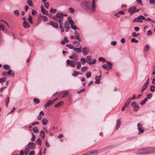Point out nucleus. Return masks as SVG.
<instances>
[{
    "label": "nucleus",
    "instance_id": "obj_26",
    "mask_svg": "<svg viewBox=\"0 0 155 155\" xmlns=\"http://www.w3.org/2000/svg\"><path fill=\"white\" fill-rule=\"evenodd\" d=\"M74 35L77 40L79 41H81V39L79 37V33L75 31L74 32Z\"/></svg>",
    "mask_w": 155,
    "mask_h": 155
},
{
    "label": "nucleus",
    "instance_id": "obj_61",
    "mask_svg": "<svg viewBox=\"0 0 155 155\" xmlns=\"http://www.w3.org/2000/svg\"><path fill=\"white\" fill-rule=\"evenodd\" d=\"M132 100L130 99V98H129L127 99V103H127V105L128 106L129 104V103L130 102V101L131 100Z\"/></svg>",
    "mask_w": 155,
    "mask_h": 155
},
{
    "label": "nucleus",
    "instance_id": "obj_1",
    "mask_svg": "<svg viewBox=\"0 0 155 155\" xmlns=\"http://www.w3.org/2000/svg\"><path fill=\"white\" fill-rule=\"evenodd\" d=\"M96 2L95 0H93L91 7L90 4L89 2L83 1L81 3V5L83 8L86 11L94 12L96 8Z\"/></svg>",
    "mask_w": 155,
    "mask_h": 155
},
{
    "label": "nucleus",
    "instance_id": "obj_63",
    "mask_svg": "<svg viewBox=\"0 0 155 155\" xmlns=\"http://www.w3.org/2000/svg\"><path fill=\"white\" fill-rule=\"evenodd\" d=\"M132 35H133V36L134 37H135V36H136L137 35H139V34H137L136 32H133V33H132Z\"/></svg>",
    "mask_w": 155,
    "mask_h": 155
},
{
    "label": "nucleus",
    "instance_id": "obj_24",
    "mask_svg": "<svg viewBox=\"0 0 155 155\" xmlns=\"http://www.w3.org/2000/svg\"><path fill=\"white\" fill-rule=\"evenodd\" d=\"M42 124L44 125H46L48 123V120L45 118H43L41 121Z\"/></svg>",
    "mask_w": 155,
    "mask_h": 155
},
{
    "label": "nucleus",
    "instance_id": "obj_18",
    "mask_svg": "<svg viewBox=\"0 0 155 155\" xmlns=\"http://www.w3.org/2000/svg\"><path fill=\"white\" fill-rule=\"evenodd\" d=\"M89 49L87 47H84L82 49V52L84 55H87L89 52Z\"/></svg>",
    "mask_w": 155,
    "mask_h": 155
},
{
    "label": "nucleus",
    "instance_id": "obj_53",
    "mask_svg": "<svg viewBox=\"0 0 155 155\" xmlns=\"http://www.w3.org/2000/svg\"><path fill=\"white\" fill-rule=\"evenodd\" d=\"M71 27L72 28L73 30H76L77 28V27L75 25H71Z\"/></svg>",
    "mask_w": 155,
    "mask_h": 155
},
{
    "label": "nucleus",
    "instance_id": "obj_15",
    "mask_svg": "<svg viewBox=\"0 0 155 155\" xmlns=\"http://www.w3.org/2000/svg\"><path fill=\"white\" fill-rule=\"evenodd\" d=\"M89 155H97L98 153V151L95 150H93L88 152Z\"/></svg>",
    "mask_w": 155,
    "mask_h": 155
},
{
    "label": "nucleus",
    "instance_id": "obj_46",
    "mask_svg": "<svg viewBox=\"0 0 155 155\" xmlns=\"http://www.w3.org/2000/svg\"><path fill=\"white\" fill-rule=\"evenodd\" d=\"M34 101L35 103L36 104H38L40 103L39 100L38 99L36 98H35L34 99Z\"/></svg>",
    "mask_w": 155,
    "mask_h": 155
},
{
    "label": "nucleus",
    "instance_id": "obj_35",
    "mask_svg": "<svg viewBox=\"0 0 155 155\" xmlns=\"http://www.w3.org/2000/svg\"><path fill=\"white\" fill-rule=\"evenodd\" d=\"M9 98L8 97H7L5 101V105L6 107H8L9 102Z\"/></svg>",
    "mask_w": 155,
    "mask_h": 155
},
{
    "label": "nucleus",
    "instance_id": "obj_28",
    "mask_svg": "<svg viewBox=\"0 0 155 155\" xmlns=\"http://www.w3.org/2000/svg\"><path fill=\"white\" fill-rule=\"evenodd\" d=\"M53 103V102H52V100H50L48 101L46 104L45 105V108H47V106H49L52 104Z\"/></svg>",
    "mask_w": 155,
    "mask_h": 155
},
{
    "label": "nucleus",
    "instance_id": "obj_2",
    "mask_svg": "<svg viewBox=\"0 0 155 155\" xmlns=\"http://www.w3.org/2000/svg\"><path fill=\"white\" fill-rule=\"evenodd\" d=\"M63 13L61 12L57 13L56 15L53 17V18L56 21H63Z\"/></svg>",
    "mask_w": 155,
    "mask_h": 155
},
{
    "label": "nucleus",
    "instance_id": "obj_52",
    "mask_svg": "<svg viewBox=\"0 0 155 155\" xmlns=\"http://www.w3.org/2000/svg\"><path fill=\"white\" fill-rule=\"evenodd\" d=\"M29 151L28 149L26 148L25 149L24 151V154L25 155H27L28 154Z\"/></svg>",
    "mask_w": 155,
    "mask_h": 155
},
{
    "label": "nucleus",
    "instance_id": "obj_27",
    "mask_svg": "<svg viewBox=\"0 0 155 155\" xmlns=\"http://www.w3.org/2000/svg\"><path fill=\"white\" fill-rule=\"evenodd\" d=\"M149 46L148 45H146L144 47L143 50L144 52H147L149 50Z\"/></svg>",
    "mask_w": 155,
    "mask_h": 155
},
{
    "label": "nucleus",
    "instance_id": "obj_56",
    "mask_svg": "<svg viewBox=\"0 0 155 155\" xmlns=\"http://www.w3.org/2000/svg\"><path fill=\"white\" fill-rule=\"evenodd\" d=\"M56 11H56V9H52V8H51V9L50 12H52V13H55L56 12Z\"/></svg>",
    "mask_w": 155,
    "mask_h": 155
},
{
    "label": "nucleus",
    "instance_id": "obj_43",
    "mask_svg": "<svg viewBox=\"0 0 155 155\" xmlns=\"http://www.w3.org/2000/svg\"><path fill=\"white\" fill-rule=\"evenodd\" d=\"M28 3L30 6H32L33 4L31 0H28Z\"/></svg>",
    "mask_w": 155,
    "mask_h": 155
},
{
    "label": "nucleus",
    "instance_id": "obj_54",
    "mask_svg": "<svg viewBox=\"0 0 155 155\" xmlns=\"http://www.w3.org/2000/svg\"><path fill=\"white\" fill-rule=\"evenodd\" d=\"M117 41H113L111 42V44L113 46H115L117 44Z\"/></svg>",
    "mask_w": 155,
    "mask_h": 155
},
{
    "label": "nucleus",
    "instance_id": "obj_4",
    "mask_svg": "<svg viewBox=\"0 0 155 155\" xmlns=\"http://www.w3.org/2000/svg\"><path fill=\"white\" fill-rule=\"evenodd\" d=\"M145 20V18L143 15H140L137 18H134L133 20L134 22H140L141 23L142 22V20Z\"/></svg>",
    "mask_w": 155,
    "mask_h": 155
},
{
    "label": "nucleus",
    "instance_id": "obj_37",
    "mask_svg": "<svg viewBox=\"0 0 155 155\" xmlns=\"http://www.w3.org/2000/svg\"><path fill=\"white\" fill-rule=\"evenodd\" d=\"M6 80V78H0V83L2 84L3 82H5Z\"/></svg>",
    "mask_w": 155,
    "mask_h": 155
},
{
    "label": "nucleus",
    "instance_id": "obj_9",
    "mask_svg": "<svg viewBox=\"0 0 155 155\" xmlns=\"http://www.w3.org/2000/svg\"><path fill=\"white\" fill-rule=\"evenodd\" d=\"M137 130L139 131L138 134L143 133L144 132V130L142 129V125L140 123H138L137 124Z\"/></svg>",
    "mask_w": 155,
    "mask_h": 155
},
{
    "label": "nucleus",
    "instance_id": "obj_64",
    "mask_svg": "<svg viewBox=\"0 0 155 155\" xmlns=\"http://www.w3.org/2000/svg\"><path fill=\"white\" fill-rule=\"evenodd\" d=\"M68 48H70V49H73V50L74 48V46L73 45L71 44L69 45L68 46Z\"/></svg>",
    "mask_w": 155,
    "mask_h": 155
},
{
    "label": "nucleus",
    "instance_id": "obj_11",
    "mask_svg": "<svg viewBox=\"0 0 155 155\" xmlns=\"http://www.w3.org/2000/svg\"><path fill=\"white\" fill-rule=\"evenodd\" d=\"M136 8L135 6H133L130 8L128 10V12L130 13V14H132L135 12V10H136Z\"/></svg>",
    "mask_w": 155,
    "mask_h": 155
},
{
    "label": "nucleus",
    "instance_id": "obj_20",
    "mask_svg": "<svg viewBox=\"0 0 155 155\" xmlns=\"http://www.w3.org/2000/svg\"><path fill=\"white\" fill-rule=\"evenodd\" d=\"M23 25L25 28H28L30 27V24L29 23L26 21H25L23 22Z\"/></svg>",
    "mask_w": 155,
    "mask_h": 155
},
{
    "label": "nucleus",
    "instance_id": "obj_36",
    "mask_svg": "<svg viewBox=\"0 0 155 155\" xmlns=\"http://www.w3.org/2000/svg\"><path fill=\"white\" fill-rule=\"evenodd\" d=\"M81 61L82 64H85L86 63V60L84 58H81Z\"/></svg>",
    "mask_w": 155,
    "mask_h": 155
},
{
    "label": "nucleus",
    "instance_id": "obj_12",
    "mask_svg": "<svg viewBox=\"0 0 155 155\" xmlns=\"http://www.w3.org/2000/svg\"><path fill=\"white\" fill-rule=\"evenodd\" d=\"M146 148H145L140 149L137 151V153L138 154H146Z\"/></svg>",
    "mask_w": 155,
    "mask_h": 155
},
{
    "label": "nucleus",
    "instance_id": "obj_3",
    "mask_svg": "<svg viewBox=\"0 0 155 155\" xmlns=\"http://www.w3.org/2000/svg\"><path fill=\"white\" fill-rule=\"evenodd\" d=\"M106 63L107 64H105L102 65V66L103 68L107 71H109L112 68V64L108 61H106Z\"/></svg>",
    "mask_w": 155,
    "mask_h": 155
},
{
    "label": "nucleus",
    "instance_id": "obj_16",
    "mask_svg": "<svg viewBox=\"0 0 155 155\" xmlns=\"http://www.w3.org/2000/svg\"><path fill=\"white\" fill-rule=\"evenodd\" d=\"M50 24L54 28H58V24L53 21H51L50 22Z\"/></svg>",
    "mask_w": 155,
    "mask_h": 155
},
{
    "label": "nucleus",
    "instance_id": "obj_48",
    "mask_svg": "<svg viewBox=\"0 0 155 155\" xmlns=\"http://www.w3.org/2000/svg\"><path fill=\"white\" fill-rule=\"evenodd\" d=\"M31 134L32 137L31 138V140L32 141H34L35 140V136L34 134L32 132Z\"/></svg>",
    "mask_w": 155,
    "mask_h": 155
},
{
    "label": "nucleus",
    "instance_id": "obj_34",
    "mask_svg": "<svg viewBox=\"0 0 155 155\" xmlns=\"http://www.w3.org/2000/svg\"><path fill=\"white\" fill-rule=\"evenodd\" d=\"M32 18V17L31 16V15H29V17L28 19V20L31 24H33V23Z\"/></svg>",
    "mask_w": 155,
    "mask_h": 155
},
{
    "label": "nucleus",
    "instance_id": "obj_14",
    "mask_svg": "<svg viewBox=\"0 0 155 155\" xmlns=\"http://www.w3.org/2000/svg\"><path fill=\"white\" fill-rule=\"evenodd\" d=\"M61 93H63V95L62 96V97L63 98L67 96V95L68 94V92L67 91H62L58 94L59 96H60L61 94Z\"/></svg>",
    "mask_w": 155,
    "mask_h": 155
},
{
    "label": "nucleus",
    "instance_id": "obj_39",
    "mask_svg": "<svg viewBox=\"0 0 155 155\" xmlns=\"http://www.w3.org/2000/svg\"><path fill=\"white\" fill-rule=\"evenodd\" d=\"M14 13L16 16L19 15L20 14L19 11L18 10H15L14 11Z\"/></svg>",
    "mask_w": 155,
    "mask_h": 155
},
{
    "label": "nucleus",
    "instance_id": "obj_30",
    "mask_svg": "<svg viewBox=\"0 0 155 155\" xmlns=\"http://www.w3.org/2000/svg\"><path fill=\"white\" fill-rule=\"evenodd\" d=\"M36 143L37 144L39 145L40 146H41V140L40 138H38L36 140Z\"/></svg>",
    "mask_w": 155,
    "mask_h": 155
},
{
    "label": "nucleus",
    "instance_id": "obj_42",
    "mask_svg": "<svg viewBox=\"0 0 155 155\" xmlns=\"http://www.w3.org/2000/svg\"><path fill=\"white\" fill-rule=\"evenodd\" d=\"M3 68L5 70H8L9 69L10 66L8 65H5L3 66Z\"/></svg>",
    "mask_w": 155,
    "mask_h": 155
},
{
    "label": "nucleus",
    "instance_id": "obj_25",
    "mask_svg": "<svg viewBox=\"0 0 155 155\" xmlns=\"http://www.w3.org/2000/svg\"><path fill=\"white\" fill-rule=\"evenodd\" d=\"M81 46H80V48H74L73 50H74V51H75L77 53H81L82 51L81 50Z\"/></svg>",
    "mask_w": 155,
    "mask_h": 155
},
{
    "label": "nucleus",
    "instance_id": "obj_8",
    "mask_svg": "<svg viewBox=\"0 0 155 155\" xmlns=\"http://www.w3.org/2000/svg\"><path fill=\"white\" fill-rule=\"evenodd\" d=\"M131 105L133 108V110L137 112L139 109V106L135 102L131 103Z\"/></svg>",
    "mask_w": 155,
    "mask_h": 155
},
{
    "label": "nucleus",
    "instance_id": "obj_31",
    "mask_svg": "<svg viewBox=\"0 0 155 155\" xmlns=\"http://www.w3.org/2000/svg\"><path fill=\"white\" fill-rule=\"evenodd\" d=\"M40 135L42 139L45 138V133L44 131L41 130L40 132Z\"/></svg>",
    "mask_w": 155,
    "mask_h": 155
},
{
    "label": "nucleus",
    "instance_id": "obj_45",
    "mask_svg": "<svg viewBox=\"0 0 155 155\" xmlns=\"http://www.w3.org/2000/svg\"><path fill=\"white\" fill-rule=\"evenodd\" d=\"M33 131L35 133H38V130L36 127H33L32 128Z\"/></svg>",
    "mask_w": 155,
    "mask_h": 155
},
{
    "label": "nucleus",
    "instance_id": "obj_55",
    "mask_svg": "<svg viewBox=\"0 0 155 155\" xmlns=\"http://www.w3.org/2000/svg\"><path fill=\"white\" fill-rule=\"evenodd\" d=\"M73 43L75 45L76 47H78L79 44V43L78 42L75 41H74Z\"/></svg>",
    "mask_w": 155,
    "mask_h": 155
},
{
    "label": "nucleus",
    "instance_id": "obj_13",
    "mask_svg": "<svg viewBox=\"0 0 155 155\" xmlns=\"http://www.w3.org/2000/svg\"><path fill=\"white\" fill-rule=\"evenodd\" d=\"M149 80V78H148V80L146 81V82L144 84L143 86L142 87L141 92H143L144 90L147 87L149 84V82L148 81Z\"/></svg>",
    "mask_w": 155,
    "mask_h": 155
},
{
    "label": "nucleus",
    "instance_id": "obj_59",
    "mask_svg": "<svg viewBox=\"0 0 155 155\" xmlns=\"http://www.w3.org/2000/svg\"><path fill=\"white\" fill-rule=\"evenodd\" d=\"M152 34L151 31L150 30H149L147 31V35L149 36L151 35Z\"/></svg>",
    "mask_w": 155,
    "mask_h": 155
},
{
    "label": "nucleus",
    "instance_id": "obj_51",
    "mask_svg": "<svg viewBox=\"0 0 155 155\" xmlns=\"http://www.w3.org/2000/svg\"><path fill=\"white\" fill-rule=\"evenodd\" d=\"M43 18V20L44 21H47L48 20V18L45 16H42Z\"/></svg>",
    "mask_w": 155,
    "mask_h": 155
},
{
    "label": "nucleus",
    "instance_id": "obj_47",
    "mask_svg": "<svg viewBox=\"0 0 155 155\" xmlns=\"http://www.w3.org/2000/svg\"><path fill=\"white\" fill-rule=\"evenodd\" d=\"M96 62V60L95 59H93V60H91L90 65H91L93 64H95Z\"/></svg>",
    "mask_w": 155,
    "mask_h": 155
},
{
    "label": "nucleus",
    "instance_id": "obj_7",
    "mask_svg": "<svg viewBox=\"0 0 155 155\" xmlns=\"http://www.w3.org/2000/svg\"><path fill=\"white\" fill-rule=\"evenodd\" d=\"M69 58L73 60L77 61L78 60V54L74 52L72 53L71 55L69 56Z\"/></svg>",
    "mask_w": 155,
    "mask_h": 155
},
{
    "label": "nucleus",
    "instance_id": "obj_5",
    "mask_svg": "<svg viewBox=\"0 0 155 155\" xmlns=\"http://www.w3.org/2000/svg\"><path fill=\"white\" fill-rule=\"evenodd\" d=\"M77 61L68 59L67 60V62L71 67L74 68L75 66V64L77 63Z\"/></svg>",
    "mask_w": 155,
    "mask_h": 155
},
{
    "label": "nucleus",
    "instance_id": "obj_29",
    "mask_svg": "<svg viewBox=\"0 0 155 155\" xmlns=\"http://www.w3.org/2000/svg\"><path fill=\"white\" fill-rule=\"evenodd\" d=\"M64 28L67 29H69L70 28L68 22H66L64 24Z\"/></svg>",
    "mask_w": 155,
    "mask_h": 155
},
{
    "label": "nucleus",
    "instance_id": "obj_21",
    "mask_svg": "<svg viewBox=\"0 0 155 155\" xmlns=\"http://www.w3.org/2000/svg\"><path fill=\"white\" fill-rule=\"evenodd\" d=\"M101 75L99 76H96L95 77V81L94 82L95 84H99L100 83V79L101 78Z\"/></svg>",
    "mask_w": 155,
    "mask_h": 155
},
{
    "label": "nucleus",
    "instance_id": "obj_62",
    "mask_svg": "<svg viewBox=\"0 0 155 155\" xmlns=\"http://www.w3.org/2000/svg\"><path fill=\"white\" fill-rule=\"evenodd\" d=\"M150 3L155 5V0H150Z\"/></svg>",
    "mask_w": 155,
    "mask_h": 155
},
{
    "label": "nucleus",
    "instance_id": "obj_10",
    "mask_svg": "<svg viewBox=\"0 0 155 155\" xmlns=\"http://www.w3.org/2000/svg\"><path fill=\"white\" fill-rule=\"evenodd\" d=\"M28 147L29 149L33 150L35 149V145L34 143L30 142L28 144Z\"/></svg>",
    "mask_w": 155,
    "mask_h": 155
},
{
    "label": "nucleus",
    "instance_id": "obj_17",
    "mask_svg": "<svg viewBox=\"0 0 155 155\" xmlns=\"http://www.w3.org/2000/svg\"><path fill=\"white\" fill-rule=\"evenodd\" d=\"M41 12L43 13V14L45 15H48V11L45 9V8L43 7L42 5L41 6Z\"/></svg>",
    "mask_w": 155,
    "mask_h": 155
},
{
    "label": "nucleus",
    "instance_id": "obj_50",
    "mask_svg": "<svg viewBox=\"0 0 155 155\" xmlns=\"http://www.w3.org/2000/svg\"><path fill=\"white\" fill-rule=\"evenodd\" d=\"M147 98L148 99H150L152 98V95L151 94H147Z\"/></svg>",
    "mask_w": 155,
    "mask_h": 155
},
{
    "label": "nucleus",
    "instance_id": "obj_60",
    "mask_svg": "<svg viewBox=\"0 0 155 155\" xmlns=\"http://www.w3.org/2000/svg\"><path fill=\"white\" fill-rule=\"evenodd\" d=\"M154 88L155 87L153 85H151V86L150 90L151 91H154Z\"/></svg>",
    "mask_w": 155,
    "mask_h": 155
},
{
    "label": "nucleus",
    "instance_id": "obj_19",
    "mask_svg": "<svg viewBox=\"0 0 155 155\" xmlns=\"http://www.w3.org/2000/svg\"><path fill=\"white\" fill-rule=\"evenodd\" d=\"M121 124L120 118H119L117 121V124L116 125V129L117 130Z\"/></svg>",
    "mask_w": 155,
    "mask_h": 155
},
{
    "label": "nucleus",
    "instance_id": "obj_41",
    "mask_svg": "<svg viewBox=\"0 0 155 155\" xmlns=\"http://www.w3.org/2000/svg\"><path fill=\"white\" fill-rule=\"evenodd\" d=\"M91 72L90 71H89L86 73V76L87 78H88L91 76Z\"/></svg>",
    "mask_w": 155,
    "mask_h": 155
},
{
    "label": "nucleus",
    "instance_id": "obj_57",
    "mask_svg": "<svg viewBox=\"0 0 155 155\" xmlns=\"http://www.w3.org/2000/svg\"><path fill=\"white\" fill-rule=\"evenodd\" d=\"M49 5V4L48 2H46L45 3V6L47 8H48Z\"/></svg>",
    "mask_w": 155,
    "mask_h": 155
},
{
    "label": "nucleus",
    "instance_id": "obj_33",
    "mask_svg": "<svg viewBox=\"0 0 155 155\" xmlns=\"http://www.w3.org/2000/svg\"><path fill=\"white\" fill-rule=\"evenodd\" d=\"M63 103L64 102L63 101H61L60 102H59L55 105V107L56 108L62 105V104H63Z\"/></svg>",
    "mask_w": 155,
    "mask_h": 155
},
{
    "label": "nucleus",
    "instance_id": "obj_23",
    "mask_svg": "<svg viewBox=\"0 0 155 155\" xmlns=\"http://www.w3.org/2000/svg\"><path fill=\"white\" fill-rule=\"evenodd\" d=\"M68 23H69L71 25H74V22L71 17H68Z\"/></svg>",
    "mask_w": 155,
    "mask_h": 155
},
{
    "label": "nucleus",
    "instance_id": "obj_6",
    "mask_svg": "<svg viewBox=\"0 0 155 155\" xmlns=\"http://www.w3.org/2000/svg\"><path fill=\"white\" fill-rule=\"evenodd\" d=\"M146 154H150L155 153V147H148L146 148Z\"/></svg>",
    "mask_w": 155,
    "mask_h": 155
},
{
    "label": "nucleus",
    "instance_id": "obj_22",
    "mask_svg": "<svg viewBox=\"0 0 155 155\" xmlns=\"http://www.w3.org/2000/svg\"><path fill=\"white\" fill-rule=\"evenodd\" d=\"M92 58L90 56H87L86 57V61L87 63L90 65L91 62L92 60Z\"/></svg>",
    "mask_w": 155,
    "mask_h": 155
},
{
    "label": "nucleus",
    "instance_id": "obj_38",
    "mask_svg": "<svg viewBox=\"0 0 155 155\" xmlns=\"http://www.w3.org/2000/svg\"><path fill=\"white\" fill-rule=\"evenodd\" d=\"M147 101V98H145L140 103V104L141 105L144 104Z\"/></svg>",
    "mask_w": 155,
    "mask_h": 155
},
{
    "label": "nucleus",
    "instance_id": "obj_32",
    "mask_svg": "<svg viewBox=\"0 0 155 155\" xmlns=\"http://www.w3.org/2000/svg\"><path fill=\"white\" fill-rule=\"evenodd\" d=\"M68 11L71 13H73L74 12L75 10L73 8H69L68 9Z\"/></svg>",
    "mask_w": 155,
    "mask_h": 155
},
{
    "label": "nucleus",
    "instance_id": "obj_44",
    "mask_svg": "<svg viewBox=\"0 0 155 155\" xmlns=\"http://www.w3.org/2000/svg\"><path fill=\"white\" fill-rule=\"evenodd\" d=\"M99 60L100 61H102L103 62H106L107 61L105 59L101 57L99 58Z\"/></svg>",
    "mask_w": 155,
    "mask_h": 155
},
{
    "label": "nucleus",
    "instance_id": "obj_49",
    "mask_svg": "<svg viewBox=\"0 0 155 155\" xmlns=\"http://www.w3.org/2000/svg\"><path fill=\"white\" fill-rule=\"evenodd\" d=\"M87 69V66H84L81 69V71L82 72H84Z\"/></svg>",
    "mask_w": 155,
    "mask_h": 155
},
{
    "label": "nucleus",
    "instance_id": "obj_40",
    "mask_svg": "<svg viewBox=\"0 0 155 155\" xmlns=\"http://www.w3.org/2000/svg\"><path fill=\"white\" fill-rule=\"evenodd\" d=\"M77 68L78 69H80L81 68V64L80 61H77Z\"/></svg>",
    "mask_w": 155,
    "mask_h": 155
},
{
    "label": "nucleus",
    "instance_id": "obj_58",
    "mask_svg": "<svg viewBox=\"0 0 155 155\" xmlns=\"http://www.w3.org/2000/svg\"><path fill=\"white\" fill-rule=\"evenodd\" d=\"M131 41L132 42H135L137 43L138 42V40H136L135 38H132L131 40Z\"/></svg>",
    "mask_w": 155,
    "mask_h": 155
}]
</instances>
